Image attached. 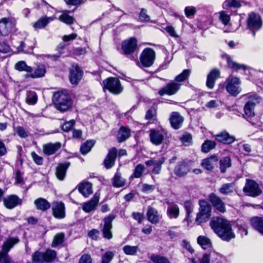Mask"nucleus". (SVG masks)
Here are the masks:
<instances>
[{
	"mask_svg": "<svg viewBox=\"0 0 263 263\" xmlns=\"http://www.w3.org/2000/svg\"><path fill=\"white\" fill-rule=\"evenodd\" d=\"M210 226L214 233L223 241L229 242L235 237L232 224L226 219L219 216L213 217Z\"/></svg>",
	"mask_w": 263,
	"mask_h": 263,
	"instance_id": "nucleus-1",
	"label": "nucleus"
},
{
	"mask_svg": "<svg viewBox=\"0 0 263 263\" xmlns=\"http://www.w3.org/2000/svg\"><path fill=\"white\" fill-rule=\"evenodd\" d=\"M52 100L55 108L61 112L68 110L73 105L70 96L67 92L64 91L54 92Z\"/></svg>",
	"mask_w": 263,
	"mask_h": 263,
	"instance_id": "nucleus-2",
	"label": "nucleus"
},
{
	"mask_svg": "<svg viewBox=\"0 0 263 263\" xmlns=\"http://www.w3.org/2000/svg\"><path fill=\"white\" fill-rule=\"evenodd\" d=\"M198 212L196 214L195 221L198 224L208 222L212 215V205L205 199L198 201Z\"/></svg>",
	"mask_w": 263,
	"mask_h": 263,
	"instance_id": "nucleus-3",
	"label": "nucleus"
},
{
	"mask_svg": "<svg viewBox=\"0 0 263 263\" xmlns=\"http://www.w3.org/2000/svg\"><path fill=\"white\" fill-rule=\"evenodd\" d=\"M138 42L136 37L133 36L123 40L121 44V53L132 61L136 58L134 53L138 49Z\"/></svg>",
	"mask_w": 263,
	"mask_h": 263,
	"instance_id": "nucleus-4",
	"label": "nucleus"
},
{
	"mask_svg": "<svg viewBox=\"0 0 263 263\" xmlns=\"http://www.w3.org/2000/svg\"><path fill=\"white\" fill-rule=\"evenodd\" d=\"M103 89L107 90L110 93L114 95L121 93L124 87L122 85L120 79L117 77H110L107 78L103 81Z\"/></svg>",
	"mask_w": 263,
	"mask_h": 263,
	"instance_id": "nucleus-5",
	"label": "nucleus"
},
{
	"mask_svg": "<svg viewBox=\"0 0 263 263\" xmlns=\"http://www.w3.org/2000/svg\"><path fill=\"white\" fill-rule=\"evenodd\" d=\"M194 162L193 160L187 158L178 161L174 167V174L179 178L185 177L191 172Z\"/></svg>",
	"mask_w": 263,
	"mask_h": 263,
	"instance_id": "nucleus-6",
	"label": "nucleus"
},
{
	"mask_svg": "<svg viewBox=\"0 0 263 263\" xmlns=\"http://www.w3.org/2000/svg\"><path fill=\"white\" fill-rule=\"evenodd\" d=\"M262 26V22L260 16L255 12H251L248 17V33H251L255 37L256 32L258 31Z\"/></svg>",
	"mask_w": 263,
	"mask_h": 263,
	"instance_id": "nucleus-7",
	"label": "nucleus"
},
{
	"mask_svg": "<svg viewBox=\"0 0 263 263\" xmlns=\"http://www.w3.org/2000/svg\"><path fill=\"white\" fill-rule=\"evenodd\" d=\"M167 130L161 126L160 128L150 129L149 138L151 142L156 146L161 145L163 143L164 136L167 135Z\"/></svg>",
	"mask_w": 263,
	"mask_h": 263,
	"instance_id": "nucleus-8",
	"label": "nucleus"
},
{
	"mask_svg": "<svg viewBox=\"0 0 263 263\" xmlns=\"http://www.w3.org/2000/svg\"><path fill=\"white\" fill-rule=\"evenodd\" d=\"M139 59L143 67H149L154 63L156 59V52L153 48L146 47L142 50Z\"/></svg>",
	"mask_w": 263,
	"mask_h": 263,
	"instance_id": "nucleus-9",
	"label": "nucleus"
},
{
	"mask_svg": "<svg viewBox=\"0 0 263 263\" xmlns=\"http://www.w3.org/2000/svg\"><path fill=\"white\" fill-rule=\"evenodd\" d=\"M208 202L213 208L215 212L217 214L224 213L227 210L226 204L221 198L214 193H211L208 195Z\"/></svg>",
	"mask_w": 263,
	"mask_h": 263,
	"instance_id": "nucleus-10",
	"label": "nucleus"
},
{
	"mask_svg": "<svg viewBox=\"0 0 263 263\" xmlns=\"http://www.w3.org/2000/svg\"><path fill=\"white\" fill-rule=\"evenodd\" d=\"M84 71L78 63L71 64L69 71V80L72 85H77L81 80Z\"/></svg>",
	"mask_w": 263,
	"mask_h": 263,
	"instance_id": "nucleus-11",
	"label": "nucleus"
},
{
	"mask_svg": "<svg viewBox=\"0 0 263 263\" xmlns=\"http://www.w3.org/2000/svg\"><path fill=\"white\" fill-rule=\"evenodd\" d=\"M181 85V84L176 83L174 80L170 81L163 87L159 90L158 93L160 96L174 95L180 89Z\"/></svg>",
	"mask_w": 263,
	"mask_h": 263,
	"instance_id": "nucleus-12",
	"label": "nucleus"
},
{
	"mask_svg": "<svg viewBox=\"0 0 263 263\" xmlns=\"http://www.w3.org/2000/svg\"><path fill=\"white\" fill-rule=\"evenodd\" d=\"M262 98L255 92L248 93V117H253L255 107L262 101Z\"/></svg>",
	"mask_w": 263,
	"mask_h": 263,
	"instance_id": "nucleus-13",
	"label": "nucleus"
},
{
	"mask_svg": "<svg viewBox=\"0 0 263 263\" xmlns=\"http://www.w3.org/2000/svg\"><path fill=\"white\" fill-rule=\"evenodd\" d=\"M116 218L114 214H109L104 218V224L102 229L103 237L107 239H111L112 237L111 229L112 228V222Z\"/></svg>",
	"mask_w": 263,
	"mask_h": 263,
	"instance_id": "nucleus-14",
	"label": "nucleus"
},
{
	"mask_svg": "<svg viewBox=\"0 0 263 263\" xmlns=\"http://www.w3.org/2000/svg\"><path fill=\"white\" fill-rule=\"evenodd\" d=\"M240 81L239 78L234 77L231 79L226 86L227 92L231 96L236 97L241 91L239 88Z\"/></svg>",
	"mask_w": 263,
	"mask_h": 263,
	"instance_id": "nucleus-15",
	"label": "nucleus"
},
{
	"mask_svg": "<svg viewBox=\"0 0 263 263\" xmlns=\"http://www.w3.org/2000/svg\"><path fill=\"white\" fill-rule=\"evenodd\" d=\"M117 153L118 151L116 147H112L109 149L103 161L104 167L106 169H110L114 166L117 157Z\"/></svg>",
	"mask_w": 263,
	"mask_h": 263,
	"instance_id": "nucleus-16",
	"label": "nucleus"
},
{
	"mask_svg": "<svg viewBox=\"0 0 263 263\" xmlns=\"http://www.w3.org/2000/svg\"><path fill=\"white\" fill-rule=\"evenodd\" d=\"M3 203L6 208L11 210L17 205H22L23 201L16 195L12 194L4 198Z\"/></svg>",
	"mask_w": 263,
	"mask_h": 263,
	"instance_id": "nucleus-17",
	"label": "nucleus"
},
{
	"mask_svg": "<svg viewBox=\"0 0 263 263\" xmlns=\"http://www.w3.org/2000/svg\"><path fill=\"white\" fill-rule=\"evenodd\" d=\"M262 193L259 184L254 180L248 179V196L257 197Z\"/></svg>",
	"mask_w": 263,
	"mask_h": 263,
	"instance_id": "nucleus-18",
	"label": "nucleus"
},
{
	"mask_svg": "<svg viewBox=\"0 0 263 263\" xmlns=\"http://www.w3.org/2000/svg\"><path fill=\"white\" fill-rule=\"evenodd\" d=\"M99 199L100 194L96 193L89 201L83 203L82 206L83 211L87 213L94 211L99 203Z\"/></svg>",
	"mask_w": 263,
	"mask_h": 263,
	"instance_id": "nucleus-19",
	"label": "nucleus"
},
{
	"mask_svg": "<svg viewBox=\"0 0 263 263\" xmlns=\"http://www.w3.org/2000/svg\"><path fill=\"white\" fill-rule=\"evenodd\" d=\"M52 215L56 219H61L65 217V206L62 201H57L52 208Z\"/></svg>",
	"mask_w": 263,
	"mask_h": 263,
	"instance_id": "nucleus-20",
	"label": "nucleus"
},
{
	"mask_svg": "<svg viewBox=\"0 0 263 263\" xmlns=\"http://www.w3.org/2000/svg\"><path fill=\"white\" fill-rule=\"evenodd\" d=\"M12 22L10 17H4L0 21V34L6 36L12 31Z\"/></svg>",
	"mask_w": 263,
	"mask_h": 263,
	"instance_id": "nucleus-21",
	"label": "nucleus"
},
{
	"mask_svg": "<svg viewBox=\"0 0 263 263\" xmlns=\"http://www.w3.org/2000/svg\"><path fill=\"white\" fill-rule=\"evenodd\" d=\"M218 162V157L216 155H213L202 160L201 165L205 170L213 172L215 165Z\"/></svg>",
	"mask_w": 263,
	"mask_h": 263,
	"instance_id": "nucleus-22",
	"label": "nucleus"
},
{
	"mask_svg": "<svg viewBox=\"0 0 263 263\" xmlns=\"http://www.w3.org/2000/svg\"><path fill=\"white\" fill-rule=\"evenodd\" d=\"M220 77V71L217 68L212 69L207 76L206 86L209 89H213L215 81Z\"/></svg>",
	"mask_w": 263,
	"mask_h": 263,
	"instance_id": "nucleus-23",
	"label": "nucleus"
},
{
	"mask_svg": "<svg viewBox=\"0 0 263 263\" xmlns=\"http://www.w3.org/2000/svg\"><path fill=\"white\" fill-rule=\"evenodd\" d=\"M70 165V162L66 161L58 163L55 168V176L57 179L60 181L63 180L66 176L67 171Z\"/></svg>",
	"mask_w": 263,
	"mask_h": 263,
	"instance_id": "nucleus-24",
	"label": "nucleus"
},
{
	"mask_svg": "<svg viewBox=\"0 0 263 263\" xmlns=\"http://www.w3.org/2000/svg\"><path fill=\"white\" fill-rule=\"evenodd\" d=\"M61 147L62 144L60 142H50L43 145V152L46 156H51L54 154Z\"/></svg>",
	"mask_w": 263,
	"mask_h": 263,
	"instance_id": "nucleus-25",
	"label": "nucleus"
},
{
	"mask_svg": "<svg viewBox=\"0 0 263 263\" xmlns=\"http://www.w3.org/2000/svg\"><path fill=\"white\" fill-rule=\"evenodd\" d=\"M183 121V117L178 112H173L170 118V124L174 129H179L182 126Z\"/></svg>",
	"mask_w": 263,
	"mask_h": 263,
	"instance_id": "nucleus-26",
	"label": "nucleus"
},
{
	"mask_svg": "<svg viewBox=\"0 0 263 263\" xmlns=\"http://www.w3.org/2000/svg\"><path fill=\"white\" fill-rule=\"evenodd\" d=\"M215 139L220 143L228 145L233 143L235 141V138L226 130L217 134L215 136Z\"/></svg>",
	"mask_w": 263,
	"mask_h": 263,
	"instance_id": "nucleus-27",
	"label": "nucleus"
},
{
	"mask_svg": "<svg viewBox=\"0 0 263 263\" xmlns=\"http://www.w3.org/2000/svg\"><path fill=\"white\" fill-rule=\"evenodd\" d=\"M228 67L233 70L238 71L242 70L245 71L247 70V65L245 64H241L233 61L230 55L227 54L225 55Z\"/></svg>",
	"mask_w": 263,
	"mask_h": 263,
	"instance_id": "nucleus-28",
	"label": "nucleus"
},
{
	"mask_svg": "<svg viewBox=\"0 0 263 263\" xmlns=\"http://www.w3.org/2000/svg\"><path fill=\"white\" fill-rule=\"evenodd\" d=\"M78 190L84 197H88L92 194V184L89 182L80 183L78 185Z\"/></svg>",
	"mask_w": 263,
	"mask_h": 263,
	"instance_id": "nucleus-29",
	"label": "nucleus"
},
{
	"mask_svg": "<svg viewBox=\"0 0 263 263\" xmlns=\"http://www.w3.org/2000/svg\"><path fill=\"white\" fill-rule=\"evenodd\" d=\"M46 72V69L44 65L38 66L34 70L33 72L32 71L29 73H26L24 75V77L25 78H31L32 79L41 78L44 76Z\"/></svg>",
	"mask_w": 263,
	"mask_h": 263,
	"instance_id": "nucleus-30",
	"label": "nucleus"
},
{
	"mask_svg": "<svg viewBox=\"0 0 263 263\" xmlns=\"http://www.w3.org/2000/svg\"><path fill=\"white\" fill-rule=\"evenodd\" d=\"M131 135L130 129L126 126H122L117 135V141L119 143L126 141Z\"/></svg>",
	"mask_w": 263,
	"mask_h": 263,
	"instance_id": "nucleus-31",
	"label": "nucleus"
},
{
	"mask_svg": "<svg viewBox=\"0 0 263 263\" xmlns=\"http://www.w3.org/2000/svg\"><path fill=\"white\" fill-rule=\"evenodd\" d=\"M250 222L253 228L259 233L263 235V217L255 216L252 217Z\"/></svg>",
	"mask_w": 263,
	"mask_h": 263,
	"instance_id": "nucleus-32",
	"label": "nucleus"
},
{
	"mask_svg": "<svg viewBox=\"0 0 263 263\" xmlns=\"http://www.w3.org/2000/svg\"><path fill=\"white\" fill-rule=\"evenodd\" d=\"M34 204L36 209L42 211H46L51 207L50 203L45 198H39L35 200Z\"/></svg>",
	"mask_w": 263,
	"mask_h": 263,
	"instance_id": "nucleus-33",
	"label": "nucleus"
},
{
	"mask_svg": "<svg viewBox=\"0 0 263 263\" xmlns=\"http://www.w3.org/2000/svg\"><path fill=\"white\" fill-rule=\"evenodd\" d=\"M146 216L147 220L152 223L156 224L159 221L158 212L154 208L150 207L148 208L146 213Z\"/></svg>",
	"mask_w": 263,
	"mask_h": 263,
	"instance_id": "nucleus-34",
	"label": "nucleus"
},
{
	"mask_svg": "<svg viewBox=\"0 0 263 263\" xmlns=\"http://www.w3.org/2000/svg\"><path fill=\"white\" fill-rule=\"evenodd\" d=\"M43 262H51L57 257V252L54 250L47 249L45 252H43Z\"/></svg>",
	"mask_w": 263,
	"mask_h": 263,
	"instance_id": "nucleus-35",
	"label": "nucleus"
},
{
	"mask_svg": "<svg viewBox=\"0 0 263 263\" xmlns=\"http://www.w3.org/2000/svg\"><path fill=\"white\" fill-rule=\"evenodd\" d=\"M180 213L179 208L177 204H173L167 209V216L170 219H176Z\"/></svg>",
	"mask_w": 263,
	"mask_h": 263,
	"instance_id": "nucleus-36",
	"label": "nucleus"
},
{
	"mask_svg": "<svg viewBox=\"0 0 263 263\" xmlns=\"http://www.w3.org/2000/svg\"><path fill=\"white\" fill-rule=\"evenodd\" d=\"M50 20H52L50 17L46 16L41 17L34 23L33 27L36 30L44 28L49 23Z\"/></svg>",
	"mask_w": 263,
	"mask_h": 263,
	"instance_id": "nucleus-37",
	"label": "nucleus"
},
{
	"mask_svg": "<svg viewBox=\"0 0 263 263\" xmlns=\"http://www.w3.org/2000/svg\"><path fill=\"white\" fill-rule=\"evenodd\" d=\"M95 144L93 140H89L83 143L80 147V152L82 155H86L89 152Z\"/></svg>",
	"mask_w": 263,
	"mask_h": 263,
	"instance_id": "nucleus-38",
	"label": "nucleus"
},
{
	"mask_svg": "<svg viewBox=\"0 0 263 263\" xmlns=\"http://www.w3.org/2000/svg\"><path fill=\"white\" fill-rule=\"evenodd\" d=\"M15 69L18 71H26L29 73L33 71L32 68L27 65L24 61H20L17 62L14 66Z\"/></svg>",
	"mask_w": 263,
	"mask_h": 263,
	"instance_id": "nucleus-39",
	"label": "nucleus"
},
{
	"mask_svg": "<svg viewBox=\"0 0 263 263\" xmlns=\"http://www.w3.org/2000/svg\"><path fill=\"white\" fill-rule=\"evenodd\" d=\"M145 170V168L143 164H137L134 168L133 173L130 176L129 179L132 180L133 178H140L142 176Z\"/></svg>",
	"mask_w": 263,
	"mask_h": 263,
	"instance_id": "nucleus-40",
	"label": "nucleus"
},
{
	"mask_svg": "<svg viewBox=\"0 0 263 263\" xmlns=\"http://www.w3.org/2000/svg\"><path fill=\"white\" fill-rule=\"evenodd\" d=\"M191 73V70L185 69L179 74L176 76L174 79V81L176 83H181L184 82L189 79Z\"/></svg>",
	"mask_w": 263,
	"mask_h": 263,
	"instance_id": "nucleus-41",
	"label": "nucleus"
},
{
	"mask_svg": "<svg viewBox=\"0 0 263 263\" xmlns=\"http://www.w3.org/2000/svg\"><path fill=\"white\" fill-rule=\"evenodd\" d=\"M220 171L221 173H224L226 170L232 165L231 159L229 157H224L219 161Z\"/></svg>",
	"mask_w": 263,
	"mask_h": 263,
	"instance_id": "nucleus-42",
	"label": "nucleus"
},
{
	"mask_svg": "<svg viewBox=\"0 0 263 263\" xmlns=\"http://www.w3.org/2000/svg\"><path fill=\"white\" fill-rule=\"evenodd\" d=\"M241 6L240 2L237 0H226L222 4L223 8L226 10H229L232 8H239Z\"/></svg>",
	"mask_w": 263,
	"mask_h": 263,
	"instance_id": "nucleus-43",
	"label": "nucleus"
},
{
	"mask_svg": "<svg viewBox=\"0 0 263 263\" xmlns=\"http://www.w3.org/2000/svg\"><path fill=\"white\" fill-rule=\"evenodd\" d=\"M149 258L153 263H171L166 257L159 254H153Z\"/></svg>",
	"mask_w": 263,
	"mask_h": 263,
	"instance_id": "nucleus-44",
	"label": "nucleus"
},
{
	"mask_svg": "<svg viewBox=\"0 0 263 263\" xmlns=\"http://www.w3.org/2000/svg\"><path fill=\"white\" fill-rule=\"evenodd\" d=\"M59 20L61 22L69 25L73 24L75 21L74 18L68 14V11L61 14L59 17Z\"/></svg>",
	"mask_w": 263,
	"mask_h": 263,
	"instance_id": "nucleus-45",
	"label": "nucleus"
},
{
	"mask_svg": "<svg viewBox=\"0 0 263 263\" xmlns=\"http://www.w3.org/2000/svg\"><path fill=\"white\" fill-rule=\"evenodd\" d=\"M216 145V143L215 141L206 140L201 145V151L203 153H207L211 150L214 149Z\"/></svg>",
	"mask_w": 263,
	"mask_h": 263,
	"instance_id": "nucleus-46",
	"label": "nucleus"
},
{
	"mask_svg": "<svg viewBox=\"0 0 263 263\" xmlns=\"http://www.w3.org/2000/svg\"><path fill=\"white\" fill-rule=\"evenodd\" d=\"M112 186L116 188L124 186L125 185V180L121 179L120 174H116L112 178Z\"/></svg>",
	"mask_w": 263,
	"mask_h": 263,
	"instance_id": "nucleus-47",
	"label": "nucleus"
},
{
	"mask_svg": "<svg viewBox=\"0 0 263 263\" xmlns=\"http://www.w3.org/2000/svg\"><path fill=\"white\" fill-rule=\"evenodd\" d=\"M197 243L203 249H206L211 246V242L209 238L204 236H199L197 238Z\"/></svg>",
	"mask_w": 263,
	"mask_h": 263,
	"instance_id": "nucleus-48",
	"label": "nucleus"
},
{
	"mask_svg": "<svg viewBox=\"0 0 263 263\" xmlns=\"http://www.w3.org/2000/svg\"><path fill=\"white\" fill-rule=\"evenodd\" d=\"M166 159L165 157H161L158 161H155L152 173L155 175L159 174L162 169V165L164 163Z\"/></svg>",
	"mask_w": 263,
	"mask_h": 263,
	"instance_id": "nucleus-49",
	"label": "nucleus"
},
{
	"mask_svg": "<svg viewBox=\"0 0 263 263\" xmlns=\"http://www.w3.org/2000/svg\"><path fill=\"white\" fill-rule=\"evenodd\" d=\"M248 70H249L248 80L253 82H256L260 80V74L258 71L253 69L250 68L248 66Z\"/></svg>",
	"mask_w": 263,
	"mask_h": 263,
	"instance_id": "nucleus-50",
	"label": "nucleus"
},
{
	"mask_svg": "<svg viewBox=\"0 0 263 263\" xmlns=\"http://www.w3.org/2000/svg\"><path fill=\"white\" fill-rule=\"evenodd\" d=\"M37 101V96L34 91H29L28 92L26 99V102L28 105H35Z\"/></svg>",
	"mask_w": 263,
	"mask_h": 263,
	"instance_id": "nucleus-51",
	"label": "nucleus"
},
{
	"mask_svg": "<svg viewBox=\"0 0 263 263\" xmlns=\"http://www.w3.org/2000/svg\"><path fill=\"white\" fill-rule=\"evenodd\" d=\"M65 3L68 6H74V8L72 12L76 10L79 7L84 4L86 0H63Z\"/></svg>",
	"mask_w": 263,
	"mask_h": 263,
	"instance_id": "nucleus-52",
	"label": "nucleus"
},
{
	"mask_svg": "<svg viewBox=\"0 0 263 263\" xmlns=\"http://www.w3.org/2000/svg\"><path fill=\"white\" fill-rule=\"evenodd\" d=\"M115 256V253L110 251H106L102 256L101 263H110Z\"/></svg>",
	"mask_w": 263,
	"mask_h": 263,
	"instance_id": "nucleus-53",
	"label": "nucleus"
},
{
	"mask_svg": "<svg viewBox=\"0 0 263 263\" xmlns=\"http://www.w3.org/2000/svg\"><path fill=\"white\" fill-rule=\"evenodd\" d=\"M137 246H131L126 245L123 248L124 253L128 255H135L136 254L138 251Z\"/></svg>",
	"mask_w": 263,
	"mask_h": 263,
	"instance_id": "nucleus-54",
	"label": "nucleus"
},
{
	"mask_svg": "<svg viewBox=\"0 0 263 263\" xmlns=\"http://www.w3.org/2000/svg\"><path fill=\"white\" fill-rule=\"evenodd\" d=\"M157 111L154 107H151L148 109L145 114V118L147 120H156Z\"/></svg>",
	"mask_w": 263,
	"mask_h": 263,
	"instance_id": "nucleus-55",
	"label": "nucleus"
},
{
	"mask_svg": "<svg viewBox=\"0 0 263 263\" xmlns=\"http://www.w3.org/2000/svg\"><path fill=\"white\" fill-rule=\"evenodd\" d=\"M232 183H225L223 184L221 187L219 189V192L220 193L224 195L230 194L233 192L232 189Z\"/></svg>",
	"mask_w": 263,
	"mask_h": 263,
	"instance_id": "nucleus-56",
	"label": "nucleus"
},
{
	"mask_svg": "<svg viewBox=\"0 0 263 263\" xmlns=\"http://www.w3.org/2000/svg\"><path fill=\"white\" fill-rule=\"evenodd\" d=\"M64 235L63 233H59L55 235L53 238L52 245L53 247H57L63 243L64 241Z\"/></svg>",
	"mask_w": 263,
	"mask_h": 263,
	"instance_id": "nucleus-57",
	"label": "nucleus"
},
{
	"mask_svg": "<svg viewBox=\"0 0 263 263\" xmlns=\"http://www.w3.org/2000/svg\"><path fill=\"white\" fill-rule=\"evenodd\" d=\"M43 252L36 251L32 254V260L34 263H43Z\"/></svg>",
	"mask_w": 263,
	"mask_h": 263,
	"instance_id": "nucleus-58",
	"label": "nucleus"
},
{
	"mask_svg": "<svg viewBox=\"0 0 263 263\" xmlns=\"http://www.w3.org/2000/svg\"><path fill=\"white\" fill-rule=\"evenodd\" d=\"M139 19L142 22H148L150 20V16L147 14V10L145 8H141L139 14Z\"/></svg>",
	"mask_w": 263,
	"mask_h": 263,
	"instance_id": "nucleus-59",
	"label": "nucleus"
},
{
	"mask_svg": "<svg viewBox=\"0 0 263 263\" xmlns=\"http://www.w3.org/2000/svg\"><path fill=\"white\" fill-rule=\"evenodd\" d=\"M76 122L74 120H70L69 121L64 122L61 125V129L65 132H69L72 129V127L75 125Z\"/></svg>",
	"mask_w": 263,
	"mask_h": 263,
	"instance_id": "nucleus-60",
	"label": "nucleus"
},
{
	"mask_svg": "<svg viewBox=\"0 0 263 263\" xmlns=\"http://www.w3.org/2000/svg\"><path fill=\"white\" fill-rule=\"evenodd\" d=\"M196 12V9L194 6H186L184 8L185 15L188 18L194 16Z\"/></svg>",
	"mask_w": 263,
	"mask_h": 263,
	"instance_id": "nucleus-61",
	"label": "nucleus"
},
{
	"mask_svg": "<svg viewBox=\"0 0 263 263\" xmlns=\"http://www.w3.org/2000/svg\"><path fill=\"white\" fill-rule=\"evenodd\" d=\"M31 156L34 162L37 165H41L43 163V158L39 156L35 152L31 153Z\"/></svg>",
	"mask_w": 263,
	"mask_h": 263,
	"instance_id": "nucleus-62",
	"label": "nucleus"
},
{
	"mask_svg": "<svg viewBox=\"0 0 263 263\" xmlns=\"http://www.w3.org/2000/svg\"><path fill=\"white\" fill-rule=\"evenodd\" d=\"M100 232L98 229H92L88 231V237L94 240H98L99 237Z\"/></svg>",
	"mask_w": 263,
	"mask_h": 263,
	"instance_id": "nucleus-63",
	"label": "nucleus"
},
{
	"mask_svg": "<svg viewBox=\"0 0 263 263\" xmlns=\"http://www.w3.org/2000/svg\"><path fill=\"white\" fill-rule=\"evenodd\" d=\"M78 263H92V259L90 254L85 253L81 255Z\"/></svg>",
	"mask_w": 263,
	"mask_h": 263,
	"instance_id": "nucleus-64",
	"label": "nucleus"
}]
</instances>
